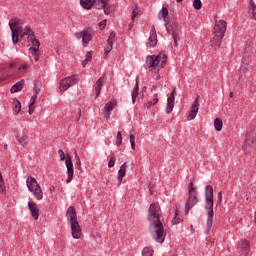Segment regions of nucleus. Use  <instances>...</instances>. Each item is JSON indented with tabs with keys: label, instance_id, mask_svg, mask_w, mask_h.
<instances>
[{
	"label": "nucleus",
	"instance_id": "f257e3e1",
	"mask_svg": "<svg viewBox=\"0 0 256 256\" xmlns=\"http://www.w3.org/2000/svg\"><path fill=\"white\" fill-rule=\"evenodd\" d=\"M148 220L150 221L149 229L154 231L156 236L154 239L157 243H163L165 239L163 238V233L165 229L163 228V223L161 222V209L157 204H150L148 210Z\"/></svg>",
	"mask_w": 256,
	"mask_h": 256
},
{
	"label": "nucleus",
	"instance_id": "f03ea898",
	"mask_svg": "<svg viewBox=\"0 0 256 256\" xmlns=\"http://www.w3.org/2000/svg\"><path fill=\"white\" fill-rule=\"evenodd\" d=\"M9 27L12 32V43L17 45L24 37H31L34 33L33 29L29 26H25V23L21 19L12 18L9 21Z\"/></svg>",
	"mask_w": 256,
	"mask_h": 256
},
{
	"label": "nucleus",
	"instance_id": "7ed1b4c3",
	"mask_svg": "<svg viewBox=\"0 0 256 256\" xmlns=\"http://www.w3.org/2000/svg\"><path fill=\"white\" fill-rule=\"evenodd\" d=\"M214 205L213 186L207 185L205 187V211L207 212L206 233H209V231H211V227H213V217L215 215V212L213 211Z\"/></svg>",
	"mask_w": 256,
	"mask_h": 256
},
{
	"label": "nucleus",
	"instance_id": "20e7f679",
	"mask_svg": "<svg viewBox=\"0 0 256 256\" xmlns=\"http://www.w3.org/2000/svg\"><path fill=\"white\" fill-rule=\"evenodd\" d=\"M225 31H227V22L225 20L216 21L211 40V45L214 49L221 47V43L225 37Z\"/></svg>",
	"mask_w": 256,
	"mask_h": 256
},
{
	"label": "nucleus",
	"instance_id": "39448f33",
	"mask_svg": "<svg viewBox=\"0 0 256 256\" xmlns=\"http://www.w3.org/2000/svg\"><path fill=\"white\" fill-rule=\"evenodd\" d=\"M66 215L71 225L73 239H81V226H79V221H77V212L75 211V207L70 206Z\"/></svg>",
	"mask_w": 256,
	"mask_h": 256
},
{
	"label": "nucleus",
	"instance_id": "423d86ee",
	"mask_svg": "<svg viewBox=\"0 0 256 256\" xmlns=\"http://www.w3.org/2000/svg\"><path fill=\"white\" fill-rule=\"evenodd\" d=\"M167 64V55L164 52H160L159 55L155 56H147L146 57V67L149 69H163V67Z\"/></svg>",
	"mask_w": 256,
	"mask_h": 256
},
{
	"label": "nucleus",
	"instance_id": "0eeeda50",
	"mask_svg": "<svg viewBox=\"0 0 256 256\" xmlns=\"http://www.w3.org/2000/svg\"><path fill=\"white\" fill-rule=\"evenodd\" d=\"M169 15V9L167 7H162L161 11L158 13V19H163L165 22L166 31L171 33V36L174 41L175 47H177V32L175 31V27H173V23L167 21V17Z\"/></svg>",
	"mask_w": 256,
	"mask_h": 256
},
{
	"label": "nucleus",
	"instance_id": "6e6552de",
	"mask_svg": "<svg viewBox=\"0 0 256 256\" xmlns=\"http://www.w3.org/2000/svg\"><path fill=\"white\" fill-rule=\"evenodd\" d=\"M26 185L28 187V191H30L31 194L34 195L35 199L37 201H41L43 199V190L41 189V185H39V182L32 176L28 177L26 179Z\"/></svg>",
	"mask_w": 256,
	"mask_h": 256
},
{
	"label": "nucleus",
	"instance_id": "1a4fd4ad",
	"mask_svg": "<svg viewBox=\"0 0 256 256\" xmlns=\"http://www.w3.org/2000/svg\"><path fill=\"white\" fill-rule=\"evenodd\" d=\"M27 41L32 45V47L29 48L31 55H39V47H41V42H39V40H37L35 37V32H32V35L27 37Z\"/></svg>",
	"mask_w": 256,
	"mask_h": 256
},
{
	"label": "nucleus",
	"instance_id": "9d476101",
	"mask_svg": "<svg viewBox=\"0 0 256 256\" xmlns=\"http://www.w3.org/2000/svg\"><path fill=\"white\" fill-rule=\"evenodd\" d=\"M75 83H77V78L75 76H68L61 80L59 89L62 93H65V91L70 87H73Z\"/></svg>",
	"mask_w": 256,
	"mask_h": 256
},
{
	"label": "nucleus",
	"instance_id": "9b49d317",
	"mask_svg": "<svg viewBox=\"0 0 256 256\" xmlns=\"http://www.w3.org/2000/svg\"><path fill=\"white\" fill-rule=\"evenodd\" d=\"M199 203V199L197 198V194H189L188 200L185 205L184 215H189V211L195 207Z\"/></svg>",
	"mask_w": 256,
	"mask_h": 256
},
{
	"label": "nucleus",
	"instance_id": "f8f14e48",
	"mask_svg": "<svg viewBox=\"0 0 256 256\" xmlns=\"http://www.w3.org/2000/svg\"><path fill=\"white\" fill-rule=\"evenodd\" d=\"M65 163H66V168H67L66 183H71V181H73V175H74L73 160L71 159V156H69V155L66 156Z\"/></svg>",
	"mask_w": 256,
	"mask_h": 256
},
{
	"label": "nucleus",
	"instance_id": "ddd939ff",
	"mask_svg": "<svg viewBox=\"0 0 256 256\" xmlns=\"http://www.w3.org/2000/svg\"><path fill=\"white\" fill-rule=\"evenodd\" d=\"M95 8L96 9H104V13L106 15L111 14V8L109 7V0H95L94 2Z\"/></svg>",
	"mask_w": 256,
	"mask_h": 256
},
{
	"label": "nucleus",
	"instance_id": "4468645a",
	"mask_svg": "<svg viewBox=\"0 0 256 256\" xmlns=\"http://www.w3.org/2000/svg\"><path fill=\"white\" fill-rule=\"evenodd\" d=\"M251 251V243L247 240H242L239 243V256H248Z\"/></svg>",
	"mask_w": 256,
	"mask_h": 256
},
{
	"label": "nucleus",
	"instance_id": "2eb2a0df",
	"mask_svg": "<svg viewBox=\"0 0 256 256\" xmlns=\"http://www.w3.org/2000/svg\"><path fill=\"white\" fill-rule=\"evenodd\" d=\"M175 95H177V92L175 89H173L170 96L167 98V106H166L167 115H169V113H171V111H173V108L175 107Z\"/></svg>",
	"mask_w": 256,
	"mask_h": 256
},
{
	"label": "nucleus",
	"instance_id": "dca6fc26",
	"mask_svg": "<svg viewBox=\"0 0 256 256\" xmlns=\"http://www.w3.org/2000/svg\"><path fill=\"white\" fill-rule=\"evenodd\" d=\"M28 209L31 213V217H33L34 221H37V219H39V207H37V203L29 201Z\"/></svg>",
	"mask_w": 256,
	"mask_h": 256
},
{
	"label": "nucleus",
	"instance_id": "f3484780",
	"mask_svg": "<svg viewBox=\"0 0 256 256\" xmlns=\"http://www.w3.org/2000/svg\"><path fill=\"white\" fill-rule=\"evenodd\" d=\"M90 41H93V34H91V28H87L82 37L83 47H87Z\"/></svg>",
	"mask_w": 256,
	"mask_h": 256
},
{
	"label": "nucleus",
	"instance_id": "a211bd4d",
	"mask_svg": "<svg viewBox=\"0 0 256 256\" xmlns=\"http://www.w3.org/2000/svg\"><path fill=\"white\" fill-rule=\"evenodd\" d=\"M150 47H155L157 45V31L155 30V26H152L150 30V36L148 38Z\"/></svg>",
	"mask_w": 256,
	"mask_h": 256
},
{
	"label": "nucleus",
	"instance_id": "6ab92c4d",
	"mask_svg": "<svg viewBox=\"0 0 256 256\" xmlns=\"http://www.w3.org/2000/svg\"><path fill=\"white\" fill-rule=\"evenodd\" d=\"M115 105L113 104V102H108L105 104L104 108H103V114L105 119H110L111 117V113L114 109Z\"/></svg>",
	"mask_w": 256,
	"mask_h": 256
},
{
	"label": "nucleus",
	"instance_id": "aec40b11",
	"mask_svg": "<svg viewBox=\"0 0 256 256\" xmlns=\"http://www.w3.org/2000/svg\"><path fill=\"white\" fill-rule=\"evenodd\" d=\"M125 173H127L126 162L120 166V169L118 171V177H117L118 185H121V183H123V177H125Z\"/></svg>",
	"mask_w": 256,
	"mask_h": 256
},
{
	"label": "nucleus",
	"instance_id": "412c9836",
	"mask_svg": "<svg viewBox=\"0 0 256 256\" xmlns=\"http://www.w3.org/2000/svg\"><path fill=\"white\" fill-rule=\"evenodd\" d=\"M24 86H25V80H20L11 87L10 92L19 93V91H22Z\"/></svg>",
	"mask_w": 256,
	"mask_h": 256
},
{
	"label": "nucleus",
	"instance_id": "4be33fe9",
	"mask_svg": "<svg viewBox=\"0 0 256 256\" xmlns=\"http://www.w3.org/2000/svg\"><path fill=\"white\" fill-rule=\"evenodd\" d=\"M103 81H105V78L100 77L95 84V95L96 97H99L101 94V90L103 89Z\"/></svg>",
	"mask_w": 256,
	"mask_h": 256
},
{
	"label": "nucleus",
	"instance_id": "5701e85b",
	"mask_svg": "<svg viewBox=\"0 0 256 256\" xmlns=\"http://www.w3.org/2000/svg\"><path fill=\"white\" fill-rule=\"evenodd\" d=\"M248 13L253 16V19L256 21V5L253 0H250L248 5Z\"/></svg>",
	"mask_w": 256,
	"mask_h": 256
},
{
	"label": "nucleus",
	"instance_id": "b1692460",
	"mask_svg": "<svg viewBox=\"0 0 256 256\" xmlns=\"http://www.w3.org/2000/svg\"><path fill=\"white\" fill-rule=\"evenodd\" d=\"M80 5L83 9H91L93 5H95V0H80Z\"/></svg>",
	"mask_w": 256,
	"mask_h": 256
},
{
	"label": "nucleus",
	"instance_id": "393cba45",
	"mask_svg": "<svg viewBox=\"0 0 256 256\" xmlns=\"http://www.w3.org/2000/svg\"><path fill=\"white\" fill-rule=\"evenodd\" d=\"M158 103H159L158 95L154 94L152 100L147 102L146 107L147 109H151L152 107H154V105H157Z\"/></svg>",
	"mask_w": 256,
	"mask_h": 256
},
{
	"label": "nucleus",
	"instance_id": "a878e982",
	"mask_svg": "<svg viewBox=\"0 0 256 256\" xmlns=\"http://www.w3.org/2000/svg\"><path fill=\"white\" fill-rule=\"evenodd\" d=\"M214 127L216 131H221L223 129V120H221V118H216L214 120Z\"/></svg>",
	"mask_w": 256,
	"mask_h": 256
},
{
	"label": "nucleus",
	"instance_id": "bb28decb",
	"mask_svg": "<svg viewBox=\"0 0 256 256\" xmlns=\"http://www.w3.org/2000/svg\"><path fill=\"white\" fill-rule=\"evenodd\" d=\"M13 105H14V111L16 115H19V113H21V102L15 99L13 102Z\"/></svg>",
	"mask_w": 256,
	"mask_h": 256
},
{
	"label": "nucleus",
	"instance_id": "cd10ccee",
	"mask_svg": "<svg viewBox=\"0 0 256 256\" xmlns=\"http://www.w3.org/2000/svg\"><path fill=\"white\" fill-rule=\"evenodd\" d=\"M190 111H192L193 113H199V97H197L192 104Z\"/></svg>",
	"mask_w": 256,
	"mask_h": 256
},
{
	"label": "nucleus",
	"instance_id": "c85d7f7f",
	"mask_svg": "<svg viewBox=\"0 0 256 256\" xmlns=\"http://www.w3.org/2000/svg\"><path fill=\"white\" fill-rule=\"evenodd\" d=\"M75 155V159H76V166L78 171H80L81 173L83 172V168L81 167V158L79 157V154H77V152H74Z\"/></svg>",
	"mask_w": 256,
	"mask_h": 256
},
{
	"label": "nucleus",
	"instance_id": "c756f323",
	"mask_svg": "<svg viewBox=\"0 0 256 256\" xmlns=\"http://www.w3.org/2000/svg\"><path fill=\"white\" fill-rule=\"evenodd\" d=\"M180 223H181V217H179V211H176L172 219V225H179Z\"/></svg>",
	"mask_w": 256,
	"mask_h": 256
},
{
	"label": "nucleus",
	"instance_id": "7c9ffc66",
	"mask_svg": "<svg viewBox=\"0 0 256 256\" xmlns=\"http://www.w3.org/2000/svg\"><path fill=\"white\" fill-rule=\"evenodd\" d=\"M188 193L189 195H197V189L193 185V182H190L188 185Z\"/></svg>",
	"mask_w": 256,
	"mask_h": 256
},
{
	"label": "nucleus",
	"instance_id": "2f4dec72",
	"mask_svg": "<svg viewBox=\"0 0 256 256\" xmlns=\"http://www.w3.org/2000/svg\"><path fill=\"white\" fill-rule=\"evenodd\" d=\"M143 256H153V248L145 247L142 251Z\"/></svg>",
	"mask_w": 256,
	"mask_h": 256
},
{
	"label": "nucleus",
	"instance_id": "473e14b6",
	"mask_svg": "<svg viewBox=\"0 0 256 256\" xmlns=\"http://www.w3.org/2000/svg\"><path fill=\"white\" fill-rule=\"evenodd\" d=\"M130 144L133 150H135V131L130 130Z\"/></svg>",
	"mask_w": 256,
	"mask_h": 256
},
{
	"label": "nucleus",
	"instance_id": "72a5a7b5",
	"mask_svg": "<svg viewBox=\"0 0 256 256\" xmlns=\"http://www.w3.org/2000/svg\"><path fill=\"white\" fill-rule=\"evenodd\" d=\"M140 12L141 10L138 8V6L133 7L132 16H131L132 21H135V18L139 15Z\"/></svg>",
	"mask_w": 256,
	"mask_h": 256
},
{
	"label": "nucleus",
	"instance_id": "f704fd0d",
	"mask_svg": "<svg viewBox=\"0 0 256 256\" xmlns=\"http://www.w3.org/2000/svg\"><path fill=\"white\" fill-rule=\"evenodd\" d=\"M245 73H247V69L245 68V66H242L240 68V72L238 74L239 81H243V79H244L243 75H245Z\"/></svg>",
	"mask_w": 256,
	"mask_h": 256
},
{
	"label": "nucleus",
	"instance_id": "c9c22d12",
	"mask_svg": "<svg viewBox=\"0 0 256 256\" xmlns=\"http://www.w3.org/2000/svg\"><path fill=\"white\" fill-rule=\"evenodd\" d=\"M121 143H123V136L121 135V131H118L117 135H116V145H117V147H119V145H121Z\"/></svg>",
	"mask_w": 256,
	"mask_h": 256
},
{
	"label": "nucleus",
	"instance_id": "e433bc0d",
	"mask_svg": "<svg viewBox=\"0 0 256 256\" xmlns=\"http://www.w3.org/2000/svg\"><path fill=\"white\" fill-rule=\"evenodd\" d=\"M20 145H27V143H29V138L27 137V135L21 136L18 139Z\"/></svg>",
	"mask_w": 256,
	"mask_h": 256
},
{
	"label": "nucleus",
	"instance_id": "4c0bfd02",
	"mask_svg": "<svg viewBox=\"0 0 256 256\" xmlns=\"http://www.w3.org/2000/svg\"><path fill=\"white\" fill-rule=\"evenodd\" d=\"M193 7H194V9L199 11L201 9V7H202L201 0H194L193 1Z\"/></svg>",
	"mask_w": 256,
	"mask_h": 256
},
{
	"label": "nucleus",
	"instance_id": "58836bf2",
	"mask_svg": "<svg viewBox=\"0 0 256 256\" xmlns=\"http://www.w3.org/2000/svg\"><path fill=\"white\" fill-rule=\"evenodd\" d=\"M6 187H5V182L3 181V175H1V172H0V192L1 193H4Z\"/></svg>",
	"mask_w": 256,
	"mask_h": 256
},
{
	"label": "nucleus",
	"instance_id": "ea45409f",
	"mask_svg": "<svg viewBox=\"0 0 256 256\" xmlns=\"http://www.w3.org/2000/svg\"><path fill=\"white\" fill-rule=\"evenodd\" d=\"M108 167H109V169L115 167V156H114V154L111 155L110 160L108 161Z\"/></svg>",
	"mask_w": 256,
	"mask_h": 256
},
{
	"label": "nucleus",
	"instance_id": "a19ab883",
	"mask_svg": "<svg viewBox=\"0 0 256 256\" xmlns=\"http://www.w3.org/2000/svg\"><path fill=\"white\" fill-rule=\"evenodd\" d=\"M131 95L139 97V82H136V86L133 88Z\"/></svg>",
	"mask_w": 256,
	"mask_h": 256
},
{
	"label": "nucleus",
	"instance_id": "79ce46f5",
	"mask_svg": "<svg viewBox=\"0 0 256 256\" xmlns=\"http://www.w3.org/2000/svg\"><path fill=\"white\" fill-rule=\"evenodd\" d=\"M197 117V112L189 111V114L187 116L188 121H193Z\"/></svg>",
	"mask_w": 256,
	"mask_h": 256
},
{
	"label": "nucleus",
	"instance_id": "37998d69",
	"mask_svg": "<svg viewBox=\"0 0 256 256\" xmlns=\"http://www.w3.org/2000/svg\"><path fill=\"white\" fill-rule=\"evenodd\" d=\"M100 31H103L107 27V19L102 20L99 24Z\"/></svg>",
	"mask_w": 256,
	"mask_h": 256
},
{
	"label": "nucleus",
	"instance_id": "c03bdc74",
	"mask_svg": "<svg viewBox=\"0 0 256 256\" xmlns=\"http://www.w3.org/2000/svg\"><path fill=\"white\" fill-rule=\"evenodd\" d=\"M84 35H85V30L75 33L76 39H83Z\"/></svg>",
	"mask_w": 256,
	"mask_h": 256
},
{
	"label": "nucleus",
	"instance_id": "a18cd8bd",
	"mask_svg": "<svg viewBox=\"0 0 256 256\" xmlns=\"http://www.w3.org/2000/svg\"><path fill=\"white\" fill-rule=\"evenodd\" d=\"M58 154L60 156V161H65V152L63 149L58 150Z\"/></svg>",
	"mask_w": 256,
	"mask_h": 256
},
{
	"label": "nucleus",
	"instance_id": "49530a36",
	"mask_svg": "<svg viewBox=\"0 0 256 256\" xmlns=\"http://www.w3.org/2000/svg\"><path fill=\"white\" fill-rule=\"evenodd\" d=\"M91 59H93V53L90 52V51H88V52L86 53L85 60L89 62V61H91Z\"/></svg>",
	"mask_w": 256,
	"mask_h": 256
},
{
	"label": "nucleus",
	"instance_id": "de8ad7c7",
	"mask_svg": "<svg viewBox=\"0 0 256 256\" xmlns=\"http://www.w3.org/2000/svg\"><path fill=\"white\" fill-rule=\"evenodd\" d=\"M217 204L216 205H219L221 203V201H223V192H219L218 195H217Z\"/></svg>",
	"mask_w": 256,
	"mask_h": 256
},
{
	"label": "nucleus",
	"instance_id": "09e8293b",
	"mask_svg": "<svg viewBox=\"0 0 256 256\" xmlns=\"http://www.w3.org/2000/svg\"><path fill=\"white\" fill-rule=\"evenodd\" d=\"M18 69L19 71H27V69H29V66L27 64H21Z\"/></svg>",
	"mask_w": 256,
	"mask_h": 256
},
{
	"label": "nucleus",
	"instance_id": "8fccbe9b",
	"mask_svg": "<svg viewBox=\"0 0 256 256\" xmlns=\"http://www.w3.org/2000/svg\"><path fill=\"white\" fill-rule=\"evenodd\" d=\"M106 47L109 51H111L113 49V41L107 40V46Z\"/></svg>",
	"mask_w": 256,
	"mask_h": 256
},
{
	"label": "nucleus",
	"instance_id": "3c124183",
	"mask_svg": "<svg viewBox=\"0 0 256 256\" xmlns=\"http://www.w3.org/2000/svg\"><path fill=\"white\" fill-rule=\"evenodd\" d=\"M114 39H115V32L112 31V32H110V34H109L108 41H112V42H113Z\"/></svg>",
	"mask_w": 256,
	"mask_h": 256
},
{
	"label": "nucleus",
	"instance_id": "603ef678",
	"mask_svg": "<svg viewBox=\"0 0 256 256\" xmlns=\"http://www.w3.org/2000/svg\"><path fill=\"white\" fill-rule=\"evenodd\" d=\"M35 111V108H33V106H29V115H33Z\"/></svg>",
	"mask_w": 256,
	"mask_h": 256
},
{
	"label": "nucleus",
	"instance_id": "864d4df0",
	"mask_svg": "<svg viewBox=\"0 0 256 256\" xmlns=\"http://www.w3.org/2000/svg\"><path fill=\"white\" fill-rule=\"evenodd\" d=\"M35 101L36 100H32V98H30V102H29L28 107H33V105H35Z\"/></svg>",
	"mask_w": 256,
	"mask_h": 256
},
{
	"label": "nucleus",
	"instance_id": "5fc2aeb1",
	"mask_svg": "<svg viewBox=\"0 0 256 256\" xmlns=\"http://www.w3.org/2000/svg\"><path fill=\"white\" fill-rule=\"evenodd\" d=\"M135 25V21H131L128 25V29H133V26Z\"/></svg>",
	"mask_w": 256,
	"mask_h": 256
},
{
	"label": "nucleus",
	"instance_id": "6e6d98bb",
	"mask_svg": "<svg viewBox=\"0 0 256 256\" xmlns=\"http://www.w3.org/2000/svg\"><path fill=\"white\" fill-rule=\"evenodd\" d=\"M89 63V60H83L82 61V67H86L87 66V64Z\"/></svg>",
	"mask_w": 256,
	"mask_h": 256
},
{
	"label": "nucleus",
	"instance_id": "4d7b16f0",
	"mask_svg": "<svg viewBox=\"0 0 256 256\" xmlns=\"http://www.w3.org/2000/svg\"><path fill=\"white\" fill-rule=\"evenodd\" d=\"M80 119H81V108L78 109L77 121H79Z\"/></svg>",
	"mask_w": 256,
	"mask_h": 256
},
{
	"label": "nucleus",
	"instance_id": "13d9d810",
	"mask_svg": "<svg viewBox=\"0 0 256 256\" xmlns=\"http://www.w3.org/2000/svg\"><path fill=\"white\" fill-rule=\"evenodd\" d=\"M80 119H81V108L78 109L77 121H79Z\"/></svg>",
	"mask_w": 256,
	"mask_h": 256
},
{
	"label": "nucleus",
	"instance_id": "bf43d9fd",
	"mask_svg": "<svg viewBox=\"0 0 256 256\" xmlns=\"http://www.w3.org/2000/svg\"><path fill=\"white\" fill-rule=\"evenodd\" d=\"M131 97H132V103L133 105H135V102L137 101V96L131 95Z\"/></svg>",
	"mask_w": 256,
	"mask_h": 256
},
{
	"label": "nucleus",
	"instance_id": "052dcab7",
	"mask_svg": "<svg viewBox=\"0 0 256 256\" xmlns=\"http://www.w3.org/2000/svg\"><path fill=\"white\" fill-rule=\"evenodd\" d=\"M31 99L34 100V101H37V92H35V93L33 94V96L31 97Z\"/></svg>",
	"mask_w": 256,
	"mask_h": 256
},
{
	"label": "nucleus",
	"instance_id": "680f3d73",
	"mask_svg": "<svg viewBox=\"0 0 256 256\" xmlns=\"http://www.w3.org/2000/svg\"><path fill=\"white\" fill-rule=\"evenodd\" d=\"M50 193H53V191H55V186H51L50 189H49Z\"/></svg>",
	"mask_w": 256,
	"mask_h": 256
},
{
	"label": "nucleus",
	"instance_id": "e2e57ef3",
	"mask_svg": "<svg viewBox=\"0 0 256 256\" xmlns=\"http://www.w3.org/2000/svg\"><path fill=\"white\" fill-rule=\"evenodd\" d=\"M109 53H111V50L107 49L105 50L104 55H109Z\"/></svg>",
	"mask_w": 256,
	"mask_h": 256
},
{
	"label": "nucleus",
	"instance_id": "0e129e2a",
	"mask_svg": "<svg viewBox=\"0 0 256 256\" xmlns=\"http://www.w3.org/2000/svg\"><path fill=\"white\" fill-rule=\"evenodd\" d=\"M34 57H35L34 60H35L36 62L39 61V55H36V56L34 55Z\"/></svg>",
	"mask_w": 256,
	"mask_h": 256
},
{
	"label": "nucleus",
	"instance_id": "69168bd1",
	"mask_svg": "<svg viewBox=\"0 0 256 256\" xmlns=\"http://www.w3.org/2000/svg\"><path fill=\"white\" fill-rule=\"evenodd\" d=\"M229 97H230V98H233V92H230V93H229Z\"/></svg>",
	"mask_w": 256,
	"mask_h": 256
},
{
	"label": "nucleus",
	"instance_id": "338daca9",
	"mask_svg": "<svg viewBox=\"0 0 256 256\" xmlns=\"http://www.w3.org/2000/svg\"><path fill=\"white\" fill-rule=\"evenodd\" d=\"M150 193H151V195H153V188L152 187H150Z\"/></svg>",
	"mask_w": 256,
	"mask_h": 256
},
{
	"label": "nucleus",
	"instance_id": "774afa93",
	"mask_svg": "<svg viewBox=\"0 0 256 256\" xmlns=\"http://www.w3.org/2000/svg\"><path fill=\"white\" fill-rule=\"evenodd\" d=\"M177 3H183V0H176Z\"/></svg>",
	"mask_w": 256,
	"mask_h": 256
}]
</instances>
